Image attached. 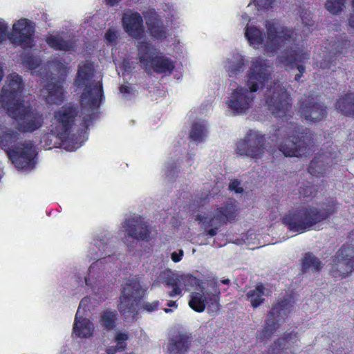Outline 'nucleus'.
I'll return each instance as SVG.
<instances>
[{
	"label": "nucleus",
	"mask_w": 354,
	"mask_h": 354,
	"mask_svg": "<svg viewBox=\"0 0 354 354\" xmlns=\"http://www.w3.org/2000/svg\"><path fill=\"white\" fill-rule=\"evenodd\" d=\"M318 189L315 185L311 183L307 182L303 183L298 189V195L299 199L306 201H312L317 196Z\"/></svg>",
	"instance_id": "36"
},
{
	"label": "nucleus",
	"mask_w": 354,
	"mask_h": 354,
	"mask_svg": "<svg viewBox=\"0 0 354 354\" xmlns=\"http://www.w3.org/2000/svg\"><path fill=\"white\" fill-rule=\"evenodd\" d=\"M46 41L55 50L71 52L75 50V43L72 39L66 40L58 35L48 36Z\"/></svg>",
	"instance_id": "30"
},
{
	"label": "nucleus",
	"mask_w": 354,
	"mask_h": 354,
	"mask_svg": "<svg viewBox=\"0 0 354 354\" xmlns=\"http://www.w3.org/2000/svg\"><path fill=\"white\" fill-rule=\"evenodd\" d=\"M205 126L195 122L192 124L189 133V138L196 142H201L205 136Z\"/></svg>",
	"instance_id": "39"
},
{
	"label": "nucleus",
	"mask_w": 354,
	"mask_h": 354,
	"mask_svg": "<svg viewBox=\"0 0 354 354\" xmlns=\"http://www.w3.org/2000/svg\"><path fill=\"white\" fill-rule=\"evenodd\" d=\"M189 307L197 313H202L205 310L207 304L202 293L193 292L189 295Z\"/></svg>",
	"instance_id": "38"
},
{
	"label": "nucleus",
	"mask_w": 354,
	"mask_h": 354,
	"mask_svg": "<svg viewBox=\"0 0 354 354\" xmlns=\"http://www.w3.org/2000/svg\"><path fill=\"white\" fill-rule=\"evenodd\" d=\"M338 258L345 266L343 271L335 270L332 272L333 277L346 278L354 270V245L344 243L337 251Z\"/></svg>",
	"instance_id": "20"
},
{
	"label": "nucleus",
	"mask_w": 354,
	"mask_h": 354,
	"mask_svg": "<svg viewBox=\"0 0 354 354\" xmlns=\"http://www.w3.org/2000/svg\"><path fill=\"white\" fill-rule=\"evenodd\" d=\"M267 147L265 134L257 130L249 129L244 138L236 142L235 151L239 155L260 159L263 156Z\"/></svg>",
	"instance_id": "12"
},
{
	"label": "nucleus",
	"mask_w": 354,
	"mask_h": 354,
	"mask_svg": "<svg viewBox=\"0 0 354 354\" xmlns=\"http://www.w3.org/2000/svg\"><path fill=\"white\" fill-rule=\"evenodd\" d=\"M208 196H209V195H208V194H207V195H206V197L203 199V201H204V203H206L207 202Z\"/></svg>",
	"instance_id": "56"
},
{
	"label": "nucleus",
	"mask_w": 354,
	"mask_h": 354,
	"mask_svg": "<svg viewBox=\"0 0 354 354\" xmlns=\"http://www.w3.org/2000/svg\"><path fill=\"white\" fill-rule=\"evenodd\" d=\"M178 280L181 285L184 286L186 290H189L190 288L196 286L198 283V279L192 274H184Z\"/></svg>",
	"instance_id": "41"
},
{
	"label": "nucleus",
	"mask_w": 354,
	"mask_h": 354,
	"mask_svg": "<svg viewBox=\"0 0 354 354\" xmlns=\"http://www.w3.org/2000/svg\"><path fill=\"white\" fill-rule=\"evenodd\" d=\"M270 67L267 59L257 57L252 61L247 75L248 88L237 87L231 93L227 102L229 107L234 113H243L251 106L254 97L252 93L263 88L271 78Z\"/></svg>",
	"instance_id": "3"
},
{
	"label": "nucleus",
	"mask_w": 354,
	"mask_h": 354,
	"mask_svg": "<svg viewBox=\"0 0 354 354\" xmlns=\"http://www.w3.org/2000/svg\"><path fill=\"white\" fill-rule=\"evenodd\" d=\"M266 103L272 114L279 118L287 116L292 108L290 95L284 87L276 83L268 88Z\"/></svg>",
	"instance_id": "14"
},
{
	"label": "nucleus",
	"mask_w": 354,
	"mask_h": 354,
	"mask_svg": "<svg viewBox=\"0 0 354 354\" xmlns=\"http://www.w3.org/2000/svg\"><path fill=\"white\" fill-rule=\"evenodd\" d=\"M237 207L232 201H227L222 207L214 212L210 218L198 214L195 220L202 223L205 227L207 235L214 236L218 229L228 221L235 220L237 216Z\"/></svg>",
	"instance_id": "11"
},
{
	"label": "nucleus",
	"mask_w": 354,
	"mask_h": 354,
	"mask_svg": "<svg viewBox=\"0 0 354 354\" xmlns=\"http://www.w3.org/2000/svg\"><path fill=\"white\" fill-rule=\"evenodd\" d=\"M353 5V12L351 14L349 19H348V24L349 26L354 28V0L352 1Z\"/></svg>",
	"instance_id": "52"
},
{
	"label": "nucleus",
	"mask_w": 354,
	"mask_h": 354,
	"mask_svg": "<svg viewBox=\"0 0 354 354\" xmlns=\"http://www.w3.org/2000/svg\"><path fill=\"white\" fill-rule=\"evenodd\" d=\"M44 90L46 93L45 100L48 104L59 105L64 102V92L62 82H48L45 85Z\"/></svg>",
	"instance_id": "25"
},
{
	"label": "nucleus",
	"mask_w": 354,
	"mask_h": 354,
	"mask_svg": "<svg viewBox=\"0 0 354 354\" xmlns=\"http://www.w3.org/2000/svg\"><path fill=\"white\" fill-rule=\"evenodd\" d=\"M302 24L304 26L308 28H312L314 26V21L312 19L311 13L305 12L301 15Z\"/></svg>",
	"instance_id": "45"
},
{
	"label": "nucleus",
	"mask_w": 354,
	"mask_h": 354,
	"mask_svg": "<svg viewBox=\"0 0 354 354\" xmlns=\"http://www.w3.org/2000/svg\"><path fill=\"white\" fill-rule=\"evenodd\" d=\"M348 42L347 39L342 38L341 40H337V42L335 41L334 44L332 45L333 54L328 55L320 62V68L323 69H330L332 67H335L337 64V56L343 53Z\"/></svg>",
	"instance_id": "26"
},
{
	"label": "nucleus",
	"mask_w": 354,
	"mask_h": 354,
	"mask_svg": "<svg viewBox=\"0 0 354 354\" xmlns=\"http://www.w3.org/2000/svg\"><path fill=\"white\" fill-rule=\"evenodd\" d=\"M167 306L169 308H176L178 307V304H176V301H172V300L168 301Z\"/></svg>",
	"instance_id": "53"
},
{
	"label": "nucleus",
	"mask_w": 354,
	"mask_h": 354,
	"mask_svg": "<svg viewBox=\"0 0 354 354\" xmlns=\"http://www.w3.org/2000/svg\"><path fill=\"white\" fill-rule=\"evenodd\" d=\"M284 133V139L280 142L279 149L286 157H301L309 153L314 145L313 136L310 131L298 124L290 123L278 129L277 134Z\"/></svg>",
	"instance_id": "5"
},
{
	"label": "nucleus",
	"mask_w": 354,
	"mask_h": 354,
	"mask_svg": "<svg viewBox=\"0 0 354 354\" xmlns=\"http://www.w3.org/2000/svg\"><path fill=\"white\" fill-rule=\"evenodd\" d=\"M92 76L93 68L89 64L80 66L75 83L78 88L85 86L81 95L82 101L86 102L91 108H97L103 97V88L101 82L96 83L93 86L87 84Z\"/></svg>",
	"instance_id": "10"
},
{
	"label": "nucleus",
	"mask_w": 354,
	"mask_h": 354,
	"mask_svg": "<svg viewBox=\"0 0 354 354\" xmlns=\"http://www.w3.org/2000/svg\"><path fill=\"white\" fill-rule=\"evenodd\" d=\"M344 4L345 0H327L325 6L330 13L337 14L343 10Z\"/></svg>",
	"instance_id": "40"
},
{
	"label": "nucleus",
	"mask_w": 354,
	"mask_h": 354,
	"mask_svg": "<svg viewBox=\"0 0 354 354\" xmlns=\"http://www.w3.org/2000/svg\"><path fill=\"white\" fill-rule=\"evenodd\" d=\"M167 286H171L172 290L167 292V295L170 297H174L176 296L180 295L182 293V289L180 288V283L178 279H173L172 281H169L166 283Z\"/></svg>",
	"instance_id": "42"
},
{
	"label": "nucleus",
	"mask_w": 354,
	"mask_h": 354,
	"mask_svg": "<svg viewBox=\"0 0 354 354\" xmlns=\"http://www.w3.org/2000/svg\"><path fill=\"white\" fill-rule=\"evenodd\" d=\"M300 336L298 331H285L270 345L267 354H296L299 348Z\"/></svg>",
	"instance_id": "16"
},
{
	"label": "nucleus",
	"mask_w": 354,
	"mask_h": 354,
	"mask_svg": "<svg viewBox=\"0 0 354 354\" xmlns=\"http://www.w3.org/2000/svg\"><path fill=\"white\" fill-rule=\"evenodd\" d=\"M149 68L157 74L171 75L175 68L174 62L165 55H158Z\"/></svg>",
	"instance_id": "28"
},
{
	"label": "nucleus",
	"mask_w": 354,
	"mask_h": 354,
	"mask_svg": "<svg viewBox=\"0 0 354 354\" xmlns=\"http://www.w3.org/2000/svg\"><path fill=\"white\" fill-rule=\"evenodd\" d=\"M221 283H222L223 284H225V285H230L231 281L229 279H225L221 280Z\"/></svg>",
	"instance_id": "54"
},
{
	"label": "nucleus",
	"mask_w": 354,
	"mask_h": 354,
	"mask_svg": "<svg viewBox=\"0 0 354 354\" xmlns=\"http://www.w3.org/2000/svg\"><path fill=\"white\" fill-rule=\"evenodd\" d=\"M24 82L21 77L16 73L8 75L7 82L1 93L0 106L6 111L21 104L24 100L21 99L24 90Z\"/></svg>",
	"instance_id": "15"
},
{
	"label": "nucleus",
	"mask_w": 354,
	"mask_h": 354,
	"mask_svg": "<svg viewBox=\"0 0 354 354\" xmlns=\"http://www.w3.org/2000/svg\"><path fill=\"white\" fill-rule=\"evenodd\" d=\"M200 203H201L202 205H203L205 203H202V201H200Z\"/></svg>",
	"instance_id": "58"
},
{
	"label": "nucleus",
	"mask_w": 354,
	"mask_h": 354,
	"mask_svg": "<svg viewBox=\"0 0 354 354\" xmlns=\"http://www.w3.org/2000/svg\"><path fill=\"white\" fill-rule=\"evenodd\" d=\"M159 307V301L156 300L152 302H144L141 305V308L147 312H153L156 311L158 309Z\"/></svg>",
	"instance_id": "43"
},
{
	"label": "nucleus",
	"mask_w": 354,
	"mask_h": 354,
	"mask_svg": "<svg viewBox=\"0 0 354 354\" xmlns=\"http://www.w3.org/2000/svg\"><path fill=\"white\" fill-rule=\"evenodd\" d=\"M124 31L131 37L140 39L145 35L143 19L138 12H127L122 18Z\"/></svg>",
	"instance_id": "19"
},
{
	"label": "nucleus",
	"mask_w": 354,
	"mask_h": 354,
	"mask_svg": "<svg viewBox=\"0 0 354 354\" xmlns=\"http://www.w3.org/2000/svg\"><path fill=\"white\" fill-rule=\"evenodd\" d=\"M145 290L142 288L140 279L133 277L129 279L123 287L120 297L118 310L126 321H135L138 318L137 302L144 297Z\"/></svg>",
	"instance_id": "8"
},
{
	"label": "nucleus",
	"mask_w": 354,
	"mask_h": 354,
	"mask_svg": "<svg viewBox=\"0 0 354 354\" xmlns=\"http://www.w3.org/2000/svg\"><path fill=\"white\" fill-rule=\"evenodd\" d=\"M265 290L264 285L261 283L246 293V300L250 302L253 308L259 307L264 302Z\"/></svg>",
	"instance_id": "34"
},
{
	"label": "nucleus",
	"mask_w": 354,
	"mask_h": 354,
	"mask_svg": "<svg viewBox=\"0 0 354 354\" xmlns=\"http://www.w3.org/2000/svg\"><path fill=\"white\" fill-rule=\"evenodd\" d=\"M143 15L150 35L156 39H165L167 37L166 28L155 9H150L143 12Z\"/></svg>",
	"instance_id": "21"
},
{
	"label": "nucleus",
	"mask_w": 354,
	"mask_h": 354,
	"mask_svg": "<svg viewBox=\"0 0 354 354\" xmlns=\"http://www.w3.org/2000/svg\"><path fill=\"white\" fill-rule=\"evenodd\" d=\"M24 63L29 66L31 69H35L38 64L35 62V58L32 56L28 57L25 61Z\"/></svg>",
	"instance_id": "48"
},
{
	"label": "nucleus",
	"mask_w": 354,
	"mask_h": 354,
	"mask_svg": "<svg viewBox=\"0 0 354 354\" xmlns=\"http://www.w3.org/2000/svg\"><path fill=\"white\" fill-rule=\"evenodd\" d=\"M118 37L117 34L115 31L111 30H108L105 33V39L107 41L110 43H113L116 41Z\"/></svg>",
	"instance_id": "47"
},
{
	"label": "nucleus",
	"mask_w": 354,
	"mask_h": 354,
	"mask_svg": "<svg viewBox=\"0 0 354 354\" xmlns=\"http://www.w3.org/2000/svg\"><path fill=\"white\" fill-rule=\"evenodd\" d=\"M322 266L323 264L320 259L310 252L305 253L301 259V270L303 272L308 270L318 272L322 270Z\"/></svg>",
	"instance_id": "33"
},
{
	"label": "nucleus",
	"mask_w": 354,
	"mask_h": 354,
	"mask_svg": "<svg viewBox=\"0 0 354 354\" xmlns=\"http://www.w3.org/2000/svg\"><path fill=\"white\" fill-rule=\"evenodd\" d=\"M77 310L73 325V333L78 337H88L93 335L94 330L93 324L87 318L78 315Z\"/></svg>",
	"instance_id": "27"
},
{
	"label": "nucleus",
	"mask_w": 354,
	"mask_h": 354,
	"mask_svg": "<svg viewBox=\"0 0 354 354\" xmlns=\"http://www.w3.org/2000/svg\"><path fill=\"white\" fill-rule=\"evenodd\" d=\"M203 296L209 310L218 313L221 308V289L217 279L209 280L207 288L202 290Z\"/></svg>",
	"instance_id": "22"
},
{
	"label": "nucleus",
	"mask_w": 354,
	"mask_h": 354,
	"mask_svg": "<svg viewBox=\"0 0 354 354\" xmlns=\"http://www.w3.org/2000/svg\"><path fill=\"white\" fill-rule=\"evenodd\" d=\"M132 88L126 85H122L120 87V91L123 94H130Z\"/></svg>",
	"instance_id": "50"
},
{
	"label": "nucleus",
	"mask_w": 354,
	"mask_h": 354,
	"mask_svg": "<svg viewBox=\"0 0 354 354\" xmlns=\"http://www.w3.org/2000/svg\"><path fill=\"white\" fill-rule=\"evenodd\" d=\"M245 64V60L243 56L239 54L234 55L227 66L229 75L233 77L243 71Z\"/></svg>",
	"instance_id": "37"
},
{
	"label": "nucleus",
	"mask_w": 354,
	"mask_h": 354,
	"mask_svg": "<svg viewBox=\"0 0 354 354\" xmlns=\"http://www.w3.org/2000/svg\"><path fill=\"white\" fill-rule=\"evenodd\" d=\"M122 0H104L105 4L109 7L118 6Z\"/></svg>",
	"instance_id": "51"
},
{
	"label": "nucleus",
	"mask_w": 354,
	"mask_h": 354,
	"mask_svg": "<svg viewBox=\"0 0 354 354\" xmlns=\"http://www.w3.org/2000/svg\"><path fill=\"white\" fill-rule=\"evenodd\" d=\"M164 311L166 313H171L172 312V310L170 309V308H165L164 309Z\"/></svg>",
	"instance_id": "55"
},
{
	"label": "nucleus",
	"mask_w": 354,
	"mask_h": 354,
	"mask_svg": "<svg viewBox=\"0 0 354 354\" xmlns=\"http://www.w3.org/2000/svg\"><path fill=\"white\" fill-rule=\"evenodd\" d=\"M123 227L129 236L134 239L148 241L150 239V228L140 216L126 218Z\"/></svg>",
	"instance_id": "18"
},
{
	"label": "nucleus",
	"mask_w": 354,
	"mask_h": 354,
	"mask_svg": "<svg viewBox=\"0 0 354 354\" xmlns=\"http://www.w3.org/2000/svg\"><path fill=\"white\" fill-rule=\"evenodd\" d=\"M292 306L290 297H284L272 306L268 313L263 328L257 331V339L261 342L271 338L272 335L281 326V317L286 315V311Z\"/></svg>",
	"instance_id": "13"
},
{
	"label": "nucleus",
	"mask_w": 354,
	"mask_h": 354,
	"mask_svg": "<svg viewBox=\"0 0 354 354\" xmlns=\"http://www.w3.org/2000/svg\"><path fill=\"white\" fill-rule=\"evenodd\" d=\"M229 190L233 191L236 194H242L243 188L241 186V182L237 179H233L229 184Z\"/></svg>",
	"instance_id": "44"
},
{
	"label": "nucleus",
	"mask_w": 354,
	"mask_h": 354,
	"mask_svg": "<svg viewBox=\"0 0 354 354\" xmlns=\"http://www.w3.org/2000/svg\"><path fill=\"white\" fill-rule=\"evenodd\" d=\"M85 282H86V284L87 286H88V285H89L88 281V279H87V278H86V277H85Z\"/></svg>",
	"instance_id": "57"
},
{
	"label": "nucleus",
	"mask_w": 354,
	"mask_h": 354,
	"mask_svg": "<svg viewBox=\"0 0 354 354\" xmlns=\"http://www.w3.org/2000/svg\"><path fill=\"white\" fill-rule=\"evenodd\" d=\"M339 207L340 203L335 198L328 197L320 203L319 207L307 205L289 210L282 222L290 232L304 233L337 214Z\"/></svg>",
	"instance_id": "2"
},
{
	"label": "nucleus",
	"mask_w": 354,
	"mask_h": 354,
	"mask_svg": "<svg viewBox=\"0 0 354 354\" xmlns=\"http://www.w3.org/2000/svg\"><path fill=\"white\" fill-rule=\"evenodd\" d=\"M245 36L250 46L254 48H259L263 44L264 35L263 30L255 26H246Z\"/></svg>",
	"instance_id": "32"
},
{
	"label": "nucleus",
	"mask_w": 354,
	"mask_h": 354,
	"mask_svg": "<svg viewBox=\"0 0 354 354\" xmlns=\"http://www.w3.org/2000/svg\"><path fill=\"white\" fill-rule=\"evenodd\" d=\"M137 47L140 63L146 68H149L152 62L159 55L157 49L146 41H140Z\"/></svg>",
	"instance_id": "24"
},
{
	"label": "nucleus",
	"mask_w": 354,
	"mask_h": 354,
	"mask_svg": "<svg viewBox=\"0 0 354 354\" xmlns=\"http://www.w3.org/2000/svg\"><path fill=\"white\" fill-rule=\"evenodd\" d=\"M299 112L306 120L317 122L326 117L327 107L322 102L315 100L313 95H309L300 101Z\"/></svg>",
	"instance_id": "17"
},
{
	"label": "nucleus",
	"mask_w": 354,
	"mask_h": 354,
	"mask_svg": "<svg viewBox=\"0 0 354 354\" xmlns=\"http://www.w3.org/2000/svg\"><path fill=\"white\" fill-rule=\"evenodd\" d=\"M274 0H254V3L263 9H268L273 3Z\"/></svg>",
	"instance_id": "46"
},
{
	"label": "nucleus",
	"mask_w": 354,
	"mask_h": 354,
	"mask_svg": "<svg viewBox=\"0 0 354 354\" xmlns=\"http://www.w3.org/2000/svg\"><path fill=\"white\" fill-rule=\"evenodd\" d=\"M191 342L192 336L187 333H179L169 340L167 354H187Z\"/></svg>",
	"instance_id": "23"
},
{
	"label": "nucleus",
	"mask_w": 354,
	"mask_h": 354,
	"mask_svg": "<svg viewBox=\"0 0 354 354\" xmlns=\"http://www.w3.org/2000/svg\"><path fill=\"white\" fill-rule=\"evenodd\" d=\"M183 255V251L182 250H180L179 253L174 252L171 254V259L174 263H178L181 261L182 257Z\"/></svg>",
	"instance_id": "49"
},
{
	"label": "nucleus",
	"mask_w": 354,
	"mask_h": 354,
	"mask_svg": "<svg viewBox=\"0 0 354 354\" xmlns=\"http://www.w3.org/2000/svg\"><path fill=\"white\" fill-rule=\"evenodd\" d=\"M118 319V313L112 309H107L101 314L100 324L106 330H112L115 329Z\"/></svg>",
	"instance_id": "35"
},
{
	"label": "nucleus",
	"mask_w": 354,
	"mask_h": 354,
	"mask_svg": "<svg viewBox=\"0 0 354 354\" xmlns=\"http://www.w3.org/2000/svg\"><path fill=\"white\" fill-rule=\"evenodd\" d=\"M78 115V106L70 102L55 110L51 120L52 133L71 149H76L81 146L77 138L75 139L71 134Z\"/></svg>",
	"instance_id": "6"
},
{
	"label": "nucleus",
	"mask_w": 354,
	"mask_h": 354,
	"mask_svg": "<svg viewBox=\"0 0 354 354\" xmlns=\"http://www.w3.org/2000/svg\"><path fill=\"white\" fill-rule=\"evenodd\" d=\"M8 26L0 19V44L8 38L12 44L20 46L24 50L31 49L34 46L35 28L28 19H20L12 26V31L7 34Z\"/></svg>",
	"instance_id": "7"
},
{
	"label": "nucleus",
	"mask_w": 354,
	"mask_h": 354,
	"mask_svg": "<svg viewBox=\"0 0 354 354\" xmlns=\"http://www.w3.org/2000/svg\"><path fill=\"white\" fill-rule=\"evenodd\" d=\"M0 124V147L4 149L12 163L18 169H31L36 163L37 151L32 141H25L14 146L19 133L13 130H6Z\"/></svg>",
	"instance_id": "4"
},
{
	"label": "nucleus",
	"mask_w": 354,
	"mask_h": 354,
	"mask_svg": "<svg viewBox=\"0 0 354 354\" xmlns=\"http://www.w3.org/2000/svg\"><path fill=\"white\" fill-rule=\"evenodd\" d=\"M328 165L323 155L315 156L308 165V171L317 178L324 176L328 171Z\"/></svg>",
	"instance_id": "31"
},
{
	"label": "nucleus",
	"mask_w": 354,
	"mask_h": 354,
	"mask_svg": "<svg viewBox=\"0 0 354 354\" xmlns=\"http://www.w3.org/2000/svg\"><path fill=\"white\" fill-rule=\"evenodd\" d=\"M265 27V50L275 53L281 47H284L277 55V61L285 68H297L299 73L295 75V80L300 81L306 72L305 62L310 59V54L304 50L303 45L297 42V33L292 28L277 26L275 23L268 20L266 21Z\"/></svg>",
	"instance_id": "1"
},
{
	"label": "nucleus",
	"mask_w": 354,
	"mask_h": 354,
	"mask_svg": "<svg viewBox=\"0 0 354 354\" xmlns=\"http://www.w3.org/2000/svg\"><path fill=\"white\" fill-rule=\"evenodd\" d=\"M335 106L342 115L354 118V92L342 95L337 100Z\"/></svg>",
	"instance_id": "29"
},
{
	"label": "nucleus",
	"mask_w": 354,
	"mask_h": 354,
	"mask_svg": "<svg viewBox=\"0 0 354 354\" xmlns=\"http://www.w3.org/2000/svg\"><path fill=\"white\" fill-rule=\"evenodd\" d=\"M6 110L8 115L17 122V129L21 133H32L44 124L43 114L24 102Z\"/></svg>",
	"instance_id": "9"
}]
</instances>
